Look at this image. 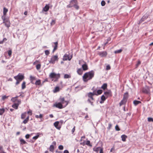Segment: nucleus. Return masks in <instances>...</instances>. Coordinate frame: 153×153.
Returning <instances> with one entry per match:
<instances>
[{
  "label": "nucleus",
  "mask_w": 153,
  "mask_h": 153,
  "mask_svg": "<svg viewBox=\"0 0 153 153\" xmlns=\"http://www.w3.org/2000/svg\"><path fill=\"white\" fill-rule=\"evenodd\" d=\"M73 2H74V5L73 7H74L75 8L78 10L79 8V6L77 5V0H72L71 1V4Z\"/></svg>",
  "instance_id": "nucleus-9"
},
{
  "label": "nucleus",
  "mask_w": 153,
  "mask_h": 153,
  "mask_svg": "<svg viewBox=\"0 0 153 153\" xmlns=\"http://www.w3.org/2000/svg\"><path fill=\"white\" fill-rule=\"evenodd\" d=\"M8 9H6L5 7L3 9V14L4 16L5 15L6 13L8 11Z\"/></svg>",
  "instance_id": "nucleus-32"
},
{
  "label": "nucleus",
  "mask_w": 153,
  "mask_h": 153,
  "mask_svg": "<svg viewBox=\"0 0 153 153\" xmlns=\"http://www.w3.org/2000/svg\"><path fill=\"white\" fill-rule=\"evenodd\" d=\"M122 51V50L121 49L118 50L114 51V53H120Z\"/></svg>",
  "instance_id": "nucleus-35"
},
{
  "label": "nucleus",
  "mask_w": 153,
  "mask_h": 153,
  "mask_svg": "<svg viewBox=\"0 0 153 153\" xmlns=\"http://www.w3.org/2000/svg\"><path fill=\"white\" fill-rule=\"evenodd\" d=\"M75 130V127L74 126L72 130V133H73L74 132Z\"/></svg>",
  "instance_id": "nucleus-60"
},
{
  "label": "nucleus",
  "mask_w": 153,
  "mask_h": 153,
  "mask_svg": "<svg viewBox=\"0 0 153 153\" xmlns=\"http://www.w3.org/2000/svg\"><path fill=\"white\" fill-rule=\"evenodd\" d=\"M94 72L91 71L85 73L83 76V79L84 82H87L91 79L94 76Z\"/></svg>",
  "instance_id": "nucleus-1"
},
{
  "label": "nucleus",
  "mask_w": 153,
  "mask_h": 153,
  "mask_svg": "<svg viewBox=\"0 0 153 153\" xmlns=\"http://www.w3.org/2000/svg\"><path fill=\"white\" fill-rule=\"evenodd\" d=\"M43 117V115L42 114H40L39 116L38 115H36L35 116V117L37 118H42Z\"/></svg>",
  "instance_id": "nucleus-38"
},
{
  "label": "nucleus",
  "mask_w": 153,
  "mask_h": 153,
  "mask_svg": "<svg viewBox=\"0 0 153 153\" xmlns=\"http://www.w3.org/2000/svg\"><path fill=\"white\" fill-rule=\"evenodd\" d=\"M30 135L29 134H27L25 135V137L26 139H28L29 138Z\"/></svg>",
  "instance_id": "nucleus-59"
},
{
  "label": "nucleus",
  "mask_w": 153,
  "mask_h": 153,
  "mask_svg": "<svg viewBox=\"0 0 153 153\" xmlns=\"http://www.w3.org/2000/svg\"><path fill=\"white\" fill-rule=\"evenodd\" d=\"M5 111L4 108L0 109V115H2Z\"/></svg>",
  "instance_id": "nucleus-33"
},
{
  "label": "nucleus",
  "mask_w": 153,
  "mask_h": 153,
  "mask_svg": "<svg viewBox=\"0 0 153 153\" xmlns=\"http://www.w3.org/2000/svg\"><path fill=\"white\" fill-rule=\"evenodd\" d=\"M104 94L107 97L108 96L111 95V92L110 91H106L104 92Z\"/></svg>",
  "instance_id": "nucleus-18"
},
{
  "label": "nucleus",
  "mask_w": 153,
  "mask_h": 153,
  "mask_svg": "<svg viewBox=\"0 0 153 153\" xmlns=\"http://www.w3.org/2000/svg\"><path fill=\"white\" fill-rule=\"evenodd\" d=\"M55 23V21L54 20H52V21L51 23V25H54Z\"/></svg>",
  "instance_id": "nucleus-56"
},
{
  "label": "nucleus",
  "mask_w": 153,
  "mask_h": 153,
  "mask_svg": "<svg viewBox=\"0 0 153 153\" xmlns=\"http://www.w3.org/2000/svg\"><path fill=\"white\" fill-rule=\"evenodd\" d=\"M86 144L87 145L89 146H92V145L91 144L89 140H87L86 141Z\"/></svg>",
  "instance_id": "nucleus-37"
},
{
  "label": "nucleus",
  "mask_w": 153,
  "mask_h": 153,
  "mask_svg": "<svg viewBox=\"0 0 153 153\" xmlns=\"http://www.w3.org/2000/svg\"><path fill=\"white\" fill-rule=\"evenodd\" d=\"M148 120L149 122H153V119L151 117H149L148 118Z\"/></svg>",
  "instance_id": "nucleus-49"
},
{
  "label": "nucleus",
  "mask_w": 153,
  "mask_h": 153,
  "mask_svg": "<svg viewBox=\"0 0 153 153\" xmlns=\"http://www.w3.org/2000/svg\"><path fill=\"white\" fill-rule=\"evenodd\" d=\"M101 148L100 147H97L95 149V151L97 152H98L100 150V149H101Z\"/></svg>",
  "instance_id": "nucleus-48"
},
{
  "label": "nucleus",
  "mask_w": 153,
  "mask_h": 153,
  "mask_svg": "<svg viewBox=\"0 0 153 153\" xmlns=\"http://www.w3.org/2000/svg\"><path fill=\"white\" fill-rule=\"evenodd\" d=\"M14 77L16 80V84L17 85L19 84L20 82L24 79V76L23 75L19 74L17 76H14Z\"/></svg>",
  "instance_id": "nucleus-3"
},
{
  "label": "nucleus",
  "mask_w": 153,
  "mask_h": 153,
  "mask_svg": "<svg viewBox=\"0 0 153 153\" xmlns=\"http://www.w3.org/2000/svg\"><path fill=\"white\" fill-rule=\"evenodd\" d=\"M111 126V123H109L108 124V128L110 129Z\"/></svg>",
  "instance_id": "nucleus-62"
},
{
  "label": "nucleus",
  "mask_w": 153,
  "mask_h": 153,
  "mask_svg": "<svg viewBox=\"0 0 153 153\" xmlns=\"http://www.w3.org/2000/svg\"><path fill=\"white\" fill-rule=\"evenodd\" d=\"M20 141L21 142V144H25L27 143L23 139H20Z\"/></svg>",
  "instance_id": "nucleus-29"
},
{
  "label": "nucleus",
  "mask_w": 153,
  "mask_h": 153,
  "mask_svg": "<svg viewBox=\"0 0 153 153\" xmlns=\"http://www.w3.org/2000/svg\"><path fill=\"white\" fill-rule=\"evenodd\" d=\"M98 54L101 57H105L107 55V53L105 51L99 52L98 53Z\"/></svg>",
  "instance_id": "nucleus-7"
},
{
  "label": "nucleus",
  "mask_w": 153,
  "mask_h": 153,
  "mask_svg": "<svg viewBox=\"0 0 153 153\" xmlns=\"http://www.w3.org/2000/svg\"><path fill=\"white\" fill-rule=\"evenodd\" d=\"M148 17V15H144L142 17V18L144 20L146 19Z\"/></svg>",
  "instance_id": "nucleus-44"
},
{
  "label": "nucleus",
  "mask_w": 153,
  "mask_h": 153,
  "mask_svg": "<svg viewBox=\"0 0 153 153\" xmlns=\"http://www.w3.org/2000/svg\"><path fill=\"white\" fill-rule=\"evenodd\" d=\"M59 100L61 101V102H65V101L64 98H60L59 99Z\"/></svg>",
  "instance_id": "nucleus-54"
},
{
  "label": "nucleus",
  "mask_w": 153,
  "mask_h": 153,
  "mask_svg": "<svg viewBox=\"0 0 153 153\" xmlns=\"http://www.w3.org/2000/svg\"><path fill=\"white\" fill-rule=\"evenodd\" d=\"M128 97V92H126L123 95V98L124 99H125L127 100V99Z\"/></svg>",
  "instance_id": "nucleus-21"
},
{
  "label": "nucleus",
  "mask_w": 153,
  "mask_h": 153,
  "mask_svg": "<svg viewBox=\"0 0 153 153\" xmlns=\"http://www.w3.org/2000/svg\"><path fill=\"white\" fill-rule=\"evenodd\" d=\"M111 67L109 65H107L106 67V70H109L110 69Z\"/></svg>",
  "instance_id": "nucleus-53"
},
{
  "label": "nucleus",
  "mask_w": 153,
  "mask_h": 153,
  "mask_svg": "<svg viewBox=\"0 0 153 153\" xmlns=\"http://www.w3.org/2000/svg\"><path fill=\"white\" fill-rule=\"evenodd\" d=\"M8 97V96H6L5 95H4L2 97V100H4L5 99L7 98Z\"/></svg>",
  "instance_id": "nucleus-39"
},
{
  "label": "nucleus",
  "mask_w": 153,
  "mask_h": 153,
  "mask_svg": "<svg viewBox=\"0 0 153 153\" xmlns=\"http://www.w3.org/2000/svg\"><path fill=\"white\" fill-rule=\"evenodd\" d=\"M49 8V4H46L45 6L43 8V10L46 12L48 10Z\"/></svg>",
  "instance_id": "nucleus-15"
},
{
  "label": "nucleus",
  "mask_w": 153,
  "mask_h": 153,
  "mask_svg": "<svg viewBox=\"0 0 153 153\" xmlns=\"http://www.w3.org/2000/svg\"><path fill=\"white\" fill-rule=\"evenodd\" d=\"M7 39H6V38H4L3 39V40H2V41H3V42H6V41H7Z\"/></svg>",
  "instance_id": "nucleus-64"
},
{
  "label": "nucleus",
  "mask_w": 153,
  "mask_h": 153,
  "mask_svg": "<svg viewBox=\"0 0 153 153\" xmlns=\"http://www.w3.org/2000/svg\"><path fill=\"white\" fill-rule=\"evenodd\" d=\"M126 101L127 100H126L123 98L119 103L120 106H121L122 105L125 104Z\"/></svg>",
  "instance_id": "nucleus-17"
},
{
  "label": "nucleus",
  "mask_w": 153,
  "mask_h": 153,
  "mask_svg": "<svg viewBox=\"0 0 153 153\" xmlns=\"http://www.w3.org/2000/svg\"><path fill=\"white\" fill-rule=\"evenodd\" d=\"M72 56H69L67 54H65L64 55L63 58V60H70L72 59Z\"/></svg>",
  "instance_id": "nucleus-8"
},
{
  "label": "nucleus",
  "mask_w": 153,
  "mask_h": 153,
  "mask_svg": "<svg viewBox=\"0 0 153 153\" xmlns=\"http://www.w3.org/2000/svg\"><path fill=\"white\" fill-rule=\"evenodd\" d=\"M70 77V76L68 74H65L64 76L65 78H68Z\"/></svg>",
  "instance_id": "nucleus-40"
},
{
  "label": "nucleus",
  "mask_w": 153,
  "mask_h": 153,
  "mask_svg": "<svg viewBox=\"0 0 153 153\" xmlns=\"http://www.w3.org/2000/svg\"><path fill=\"white\" fill-rule=\"evenodd\" d=\"M105 1L103 0L101 2V5L102 6H103L105 5Z\"/></svg>",
  "instance_id": "nucleus-46"
},
{
  "label": "nucleus",
  "mask_w": 153,
  "mask_h": 153,
  "mask_svg": "<svg viewBox=\"0 0 153 153\" xmlns=\"http://www.w3.org/2000/svg\"><path fill=\"white\" fill-rule=\"evenodd\" d=\"M4 23L5 24V25L7 27H9L10 26V22L9 21H7V19H4Z\"/></svg>",
  "instance_id": "nucleus-11"
},
{
  "label": "nucleus",
  "mask_w": 153,
  "mask_h": 153,
  "mask_svg": "<svg viewBox=\"0 0 153 153\" xmlns=\"http://www.w3.org/2000/svg\"><path fill=\"white\" fill-rule=\"evenodd\" d=\"M115 129L117 131H119L120 130V129L118 126L117 125L115 127Z\"/></svg>",
  "instance_id": "nucleus-50"
},
{
  "label": "nucleus",
  "mask_w": 153,
  "mask_h": 153,
  "mask_svg": "<svg viewBox=\"0 0 153 153\" xmlns=\"http://www.w3.org/2000/svg\"><path fill=\"white\" fill-rule=\"evenodd\" d=\"M27 113L28 114H30V115H32V111L30 110L28 111Z\"/></svg>",
  "instance_id": "nucleus-55"
},
{
  "label": "nucleus",
  "mask_w": 153,
  "mask_h": 153,
  "mask_svg": "<svg viewBox=\"0 0 153 153\" xmlns=\"http://www.w3.org/2000/svg\"><path fill=\"white\" fill-rule=\"evenodd\" d=\"M53 106L60 109L63 108V105H62L61 103L60 102L54 104Z\"/></svg>",
  "instance_id": "nucleus-10"
},
{
  "label": "nucleus",
  "mask_w": 153,
  "mask_h": 153,
  "mask_svg": "<svg viewBox=\"0 0 153 153\" xmlns=\"http://www.w3.org/2000/svg\"><path fill=\"white\" fill-rule=\"evenodd\" d=\"M59 74H56L54 73H51L49 75V77L51 78H55L58 79L60 77Z\"/></svg>",
  "instance_id": "nucleus-5"
},
{
  "label": "nucleus",
  "mask_w": 153,
  "mask_h": 153,
  "mask_svg": "<svg viewBox=\"0 0 153 153\" xmlns=\"http://www.w3.org/2000/svg\"><path fill=\"white\" fill-rule=\"evenodd\" d=\"M54 44H55V46L54 47L53 49V52H54V51L56 50L57 48V45H58V42H56L54 43Z\"/></svg>",
  "instance_id": "nucleus-20"
},
{
  "label": "nucleus",
  "mask_w": 153,
  "mask_h": 153,
  "mask_svg": "<svg viewBox=\"0 0 153 153\" xmlns=\"http://www.w3.org/2000/svg\"><path fill=\"white\" fill-rule=\"evenodd\" d=\"M35 84L36 85H39L41 84V80L40 79L36 80L35 82Z\"/></svg>",
  "instance_id": "nucleus-28"
},
{
  "label": "nucleus",
  "mask_w": 153,
  "mask_h": 153,
  "mask_svg": "<svg viewBox=\"0 0 153 153\" xmlns=\"http://www.w3.org/2000/svg\"><path fill=\"white\" fill-rule=\"evenodd\" d=\"M59 91V88L58 87H56L54 90L53 92H57Z\"/></svg>",
  "instance_id": "nucleus-36"
},
{
  "label": "nucleus",
  "mask_w": 153,
  "mask_h": 153,
  "mask_svg": "<svg viewBox=\"0 0 153 153\" xmlns=\"http://www.w3.org/2000/svg\"><path fill=\"white\" fill-rule=\"evenodd\" d=\"M39 134H38V135H36V136L33 137V139L36 140L38 138V137H39Z\"/></svg>",
  "instance_id": "nucleus-51"
},
{
  "label": "nucleus",
  "mask_w": 153,
  "mask_h": 153,
  "mask_svg": "<svg viewBox=\"0 0 153 153\" xmlns=\"http://www.w3.org/2000/svg\"><path fill=\"white\" fill-rule=\"evenodd\" d=\"M60 103L62 104V105H63L64 107H65L68 104V102L67 101H65V102H61Z\"/></svg>",
  "instance_id": "nucleus-22"
},
{
  "label": "nucleus",
  "mask_w": 153,
  "mask_h": 153,
  "mask_svg": "<svg viewBox=\"0 0 153 153\" xmlns=\"http://www.w3.org/2000/svg\"><path fill=\"white\" fill-rule=\"evenodd\" d=\"M101 99L103 101L105 100L106 98L104 95H103L101 97Z\"/></svg>",
  "instance_id": "nucleus-42"
},
{
  "label": "nucleus",
  "mask_w": 153,
  "mask_h": 153,
  "mask_svg": "<svg viewBox=\"0 0 153 153\" xmlns=\"http://www.w3.org/2000/svg\"><path fill=\"white\" fill-rule=\"evenodd\" d=\"M58 148L59 149L62 150L63 149V147L62 145H60L59 146Z\"/></svg>",
  "instance_id": "nucleus-52"
},
{
  "label": "nucleus",
  "mask_w": 153,
  "mask_h": 153,
  "mask_svg": "<svg viewBox=\"0 0 153 153\" xmlns=\"http://www.w3.org/2000/svg\"><path fill=\"white\" fill-rule=\"evenodd\" d=\"M100 153H103V149L101 148L100 150Z\"/></svg>",
  "instance_id": "nucleus-61"
},
{
  "label": "nucleus",
  "mask_w": 153,
  "mask_h": 153,
  "mask_svg": "<svg viewBox=\"0 0 153 153\" xmlns=\"http://www.w3.org/2000/svg\"><path fill=\"white\" fill-rule=\"evenodd\" d=\"M18 96H16L15 97H13L11 99V100L14 103H21V101L20 100H19L17 99Z\"/></svg>",
  "instance_id": "nucleus-6"
},
{
  "label": "nucleus",
  "mask_w": 153,
  "mask_h": 153,
  "mask_svg": "<svg viewBox=\"0 0 153 153\" xmlns=\"http://www.w3.org/2000/svg\"><path fill=\"white\" fill-rule=\"evenodd\" d=\"M45 54L47 55H49L50 53V52H49V51L48 50H46L45 51Z\"/></svg>",
  "instance_id": "nucleus-45"
},
{
  "label": "nucleus",
  "mask_w": 153,
  "mask_h": 153,
  "mask_svg": "<svg viewBox=\"0 0 153 153\" xmlns=\"http://www.w3.org/2000/svg\"><path fill=\"white\" fill-rule=\"evenodd\" d=\"M29 116H27L26 119H25L23 122V123L25 124L27 123L29 120Z\"/></svg>",
  "instance_id": "nucleus-23"
},
{
  "label": "nucleus",
  "mask_w": 153,
  "mask_h": 153,
  "mask_svg": "<svg viewBox=\"0 0 153 153\" xmlns=\"http://www.w3.org/2000/svg\"><path fill=\"white\" fill-rule=\"evenodd\" d=\"M144 92L146 93H148L149 92V88L145 89L144 90Z\"/></svg>",
  "instance_id": "nucleus-47"
},
{
  "label": "nucleus",
  "mask_w": 153,
  "mask_h": 153,
  "mask_svg": "<svg viewBox=\"0 0 153 153\" xmlns=\"http://www.w3.org/2000/svg\"><path fill=\"white\" fill-rule=\"evenodd\" d=\"M54 149V146L53 145H51L50 146L49 150L51 152H53Z\"/></svg>",
  "instance_id": "nucleus-34"
},
{
  "label": "nucleus",
  "mask_w": 153,
  "mask_h": 153,
  "mask_svg": "<svg viewBox=\"0 0 153 153\" xmlns=\"http://www.w3.org/2000/svg\"><path fill=\"white\" fill-rule=\"evenodd\" d=\"M26 82L25 81H24L22 83V89H23L25 88L26 87Z\"/></svg>",
  "instance_id": "nucleus-30"
},
{
  "label": "nucleus",
  "mask_w": 153,
  "mask_h": 153,
  "mask_svg": "<svg viewBox=\"0 0 153 153\" xmlns=\"http://www.w3.org/2000/svg\"><path fill=\"white\" fill-rule=\"evenodd\" d=\"M144 21V20L142 18L140 20V21H139V24H140V23H141L143 22Z\"/></svg>",
  "instance_id": "nucleus-57"
},
{
  "label": "nucleus",
  "mask_w": 153,
  "mask_h": 153,
  "mask_svg": "<svg viewBox=\"0 0 153 153\" xmlns=\"http://www.w3.org/2000/svg\"><path fill=\"white\" fill-rule=\"evenodd\" d=\"M141 102L140 101L136 100H134L133 101V103L135 105H137L141 103Z\"/></svg>",
  "instance_id": "nucleus-25"
},
{
  "label": "nucleus",
  "mask_w": 153,
  "mask_h": 153,
  "mask_svg": "<svg viewBox=\"0 0 153 153\" xmlns=\"http://www.w3.org/2000/svg\"><path fill=\"white\" fill-rule=\"evenodd\" d=\"M58 60V56L57 55L53 56H52L51 59L49 61V62L50 63L54 64L56 61Z\"/></svg>",
  "instance_id": "nucleus-4"
},
{
  "label": "nucleus",
  "mask_w": 153,
  "mask_h": 153,
  "mask_svg": "<svg viewBox=\"0 0 153 153\" xmlns=\"http://www.w3.org/2000/svg\"><path fill=\"white\" fill-rule=\"evenodd\" d=\"M82 68L83 70L84 71H86L88 69V66L85 63V64L82 65Z\"/></svg>",
  "instance_id": "nucleus-14"
},
{
  "label": "nucleus",
  "mask_w": 153,
  "mask_h": 153,
  "mask_svg": "<svg viewBox=\"0 0 153 153\" xmlns=\"http://www.w3.org/2000/svg\"><path fill=\"white\" fill-rule=\"evenodd\" d=\"M87 95L88 97L87 100L88 102L90 103L91 105H93V101L94 100V99L93 97L94 95H95L94 92L88 93H87Z\"/></svg>",
  "instance_id": "nucleus-2"
},
{
  "label": "nucleus",
  "mask_w": 153,
  "mask_h": 153,
  "mask_svg": "<svg viewBox=\"0 0 153 153\" xmlns=\"http://www.w3.org/2000/svg\"><path fill=\"white\" fill-rule=\"evenodd\" d=\"M73 7V5H72L71 4V2H70V4L69 5H67V7L68 8L71 7Z\"/></svg>",
  "instance_id": "nucleus-58"
},
{
  "label": "nucleus",
  "mask_w": 153,
  "mask_h": 153,
  "mask_svg": "<svg viewBox=\"0 0 153 153\" xmlns=\"http://www.w3.org/2000/svg\"><path fill=\"white\" fill-rule=\"evenodd\" d=\"M64 153H69V152L68 150H66L64 151Z\"/></svg>",
  "instance_id": "nucleus-63"
},
{
  "label": "nucleus",
  "mask_w": 153,
  "mask_h": 153,
  "mask_svg": "<svg viewBox=\"0 0 153 153\" xmlns=\"http://www.w3.org/2000/svg\"><path fill=\"white\" fill-rule=\"evenodd\" d=\"M59 123V121H56L54 123V125L56 128L59 130L61 128V127L58 126Z\"/></svg>",
  "instance_id": "nucleus-13"
},
{
  "label": "nucleus",
  "mask_w": 153,
  "mask_h": 153,
  "mask_svg": "<svg viewBox=\"0 0 153 153\" xmlns=\"http://www.w3.org/2000/svg\"><path fill=\"white\" fill-rule=\"evenodd\" d=\"M41 66V65L40 64H37L36 65V68L37 69V70H38L40 68Z\"/></svg>",
  "instance_id": "nucleus-43"
},
{
  "label": "nucleus",
  "mask_w": 153,
  "mask_h": 153,
  "mask_svg": "<svg viewBox=\"0 0 153 153\" xmlns=\"http://www.w3.org/2000/svg\"><path fill=\"white\" fill-rule=\"evenodd\" d=\"M127 136L125 134L122 135L121 136V137L122 138V140L123 141H125L126 140V139L127 138Z\"/></svg>",
  "instance_id": "nucleus-19"
},
{
  "label": "nucleus",
  "mask_w": 153,
  "mask_h": 153,
  "mask_svg": "<svg viewBox=\"0 0 153 153\" xmlns=\"http://www.w3.org/2000/svg\"><path fill=\"white\" fill-rule=\"evenodd\" d=\"M77 73L80 75H81L82 73V71L81 68L79 69L77 71Z\"/></svg>",
  "instance_id": "nucleus-27"
},
{
  "label": "nucleus",
  "mask_w": 153,
  "mask_h": 153,
  "mask_svg": "<svg viewBox=\"0 0 153 153\" xmlns=\"http://www.w3.org/2000/svg\"><path fill=\"white\" fill-rule=\"evenodd\" d=\"M26 113L25 112L24 113H23L22 114L21 116V118L22 119H24L26 117Z\"/></svg>",
  "instance_id": "nucleus-31"
},
{
  "label": "nucleus",
  "mask_w": 153,
  "mask_h": 153,
  "mask_svg": "<svg viewBox=\"0 0 153 153\" xmlns=\"http://www.w3.org/2000/svg\"><path fill=\"white\" fill-rule=\"evenodd\" d=\"M0 153H5L4 152L2 146H0Z\"/></svg>",
  "instance_id": "nucleus-41"
},
{
  "label": "nucleus",
  "mask_w": 153,
  "mask_h": 153,
  "mask_svg": "<svg viewBox=\"0 0 153 153\" xmlns=\"http://www.w3.org/2000/svg\"><path fill=\"white\" fill-rule=\"evenodd\" d=\"M107 85L106 83H104L101 86V88L103 90L105 89L107 87Z\"/></svg>",
  "instance_id": "nucleus-26"
},
{
  "label": "nucleus",
  "mask_w": 153,
  "mask_h": 153,
  "mask_svg": "<svg viewBox=\"0 0 153 153\" xmlns=\"http://www.w3.org/2000/svg\"><path fill=\"white\" fill-rule=\"evenodd\" d=\"M36 79L35 77L32 76L31 75L30 76V80L31 81V82L32 83H33V81L34 80Z\"/></svg>",
  "instance_id": "nucleus-24"
},
{
  "label": "nucleus",
  "mask_w": 153,
  "mask_h": 153,
  "mask_svg": "<svg viewBox=\"0 0 153 153\" xmlns=\"http://www.w3.org/2000/svg\"><path fill=\"white\" fill-rule=\"evenodd\" d=\"M20 104V103H14V104L12 105V107L15 109H17Z\"/></svg>",
  "instance_id": "nucleus-16"
},
{
  "label": "nucleus",
  "mask_w": 153,
  "mask_h": 153,
  "mask_svg": "<svg viewBox=\"0 0 153 153\" xmlns=\"http://www.w3.org/2000/svg\"><path fill=\"white\" fill-rule=\"evenodd\" d=\"M94 94L96 95H98L102 93V90H98L97 91H93Z\"/></svg>",
  "instance_id": "nucleus-12"
}]
</instances>
